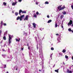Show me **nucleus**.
Instances as JSON below:
<instances>
[{"instance_id": "nucleus-1", "label": "nucleus", "mask_w": 73, "mask_h": 73, "mask_svg": "<svg viewBox=\"0 0 73 73\" xmlns=\"http://www.w3.org/2000/svg\"><path fill=\"white\" fill-rule=\"evenodd\" d=\"M21 12L22 13H27V12L25 11H22V10L21 9L19 11V14L20 16H21Z\"/></svg>"}, {"instance_id": "nucleus-2", "label": "nucleus", "mask_w": 73, "mask_h": 73, "mask_svg": "<svg viewBox=\"0 0 73 73\" xmlns=\"http://www.w3.org/2000/svg\"><path fill=\"white\" fill-rule=\"evenodd\" d=\"M11 35L9 34V44H10L11 41Z\"/></svg>"}, {"instance_id": "nucleus-3", "label": "nucleus", "mask_w": 73, "mask_h": 73, "mask_svg": "<svg viewBox=\"0 0 73 73\" xmlns=\"http://www.w3.org/2000/svg\"><path fill=\"white\" fill-rule=\"evenodd\" d=\"M73 24V21L72 20H70V22L68 23V25H72Z\"/></svg>"}, {"instance_id": "nucleus-4", "label": "nucleus", "mask_w": 73, "mask_h": 73, "mask_svg": "<svg viewBox=\"0 0 73 73\" xmlns=\"http://www.w3.org/2000/svg\"><path fill=\"white\" fill-rule=\"evenodd\" d=\"M28 20V15H27L24 19V20L25 21V20Z\"/></svg>"}, {"instance_id": "nucleus-5", "label": "nucleus", "mask_w": 73, "mask_h": 73, "mask_svg": "<svg viewBox=\"0 0 73 73\" xmlns=\"http://www.w3.org/2000/svg\"><path fill=\"white\" fill-rule=\"evenodd\" d=\"M65 7V6H64L63 7H61L60 9H59V11H61V10H62L64 9Z\"/></svg>"}, {"instance_id": "nucleus-6", "label": "nucleus", "mask_w": 73, "mask_h": 73, "mask_svg": "<svg viewBox=\"0 0 73 73\" xmlns=\"http://www.w3.org/2000/svg\"><path fill=\"white\" fill-rule=\"evenodd\" d=\"M67 73H72V72L71 71H70L69 69H67Z\"/></svg>"}, {"instance_id": "nucleus-7", "label": "nucleus", "mask_w": 73, "mask_h": 73, "mask_svg": "<svg viewBox=\"0 0 73 73\" xmlns=\"http://www.w3.org/2000/svg\"><path fill=\"white\" fill-rule=\"evenodd\" d=\"M33 28H36V23H33Z\"/></svg>"}, {"instance_id": "nucleus-8", "label": "nucleus", "mask_w": 73, "mask_h": 73, "mask_svg": "<svg viewBox=\"0 0 73 73\" xmlns=\"http://www.w3.org/2000/svg\"><path fill=\"white\" fill-rule=\"evenodd\" d=\"M62 7V5H60L58 6L57 7L58 9H60V8H61Z\"/></svg>"}, {"instance_id": "nucleus-9", "label": "nucleus", "mask_w": 73, "mask_h": 73, "mask_svg": "<svg viewBox=\"0 0 73 73\" xmlns=\"http://www.w3.org/2000/svg\"><path fill=\"white\" fill-rule=\"evenodd\" d=\"M17 3V2H16L15 3H13L12 4V5L13 6H14L15 5H16Z\"/></svg>"}, {"instance_id": "nucleus-10", "label": "nucleus", "mask_w": 73, "mask_h": 73, "mask_svg": "<svg viewBox=\"0 0 73 73\" xmlns=\"http://www.w3.org/2000/svg\"><path fill=\"white\" fill-rule=\"evenodd\" d=\"M59 70V69H58L57 70H55V72H57V73H58Z\"/></svg>"}, {"instance_id": "nucleus-11", "label": "nucleus", "mask_w": 73, "mask_h": 73, "mask_svg": "<svg viewBox=\"0 0 73 73\" xmlns=\"http://www.w3.org/2000/svg\"><path fill=\"white\" fill-rule=\"evenodd\" d=\"M62 13L63 15H66V12L65 11H64V12H62Z\"/></svg>"}, {"instance_id": "nucleus-12", "label": "nucleus", "mask_w": 73, "mask_h": 73, "mask_svg": "<svg viewBox=\"0 0 73 73\" xmlns=\"http://www.w3.org/2000/svg\"><path fill=\"white\" fill-rule=\"evenodd\" d=\"M60 19H62L63 17H64V15H61V16H60Z\"/></svg>"}, {"instance_id": "nucleus-13", "label": "nucleus", "mask_w": 73, "mask_h": 73, "mask_svg": "<svg viewBox=\"0 0 73 73\" xmlns=\"http://www.w3.org/2000/svg\"><path fill=\"white\" fill-rule=\"evenodd\" d=\"M3 40H6V39H7L6 38V37H5V36H4L3 37Z\"/></svg>"}, {"instance_id": "nucleus-14", "label": "nucleus", "mask_w": 73, "mask_h": 73, "mask_svg": "<svg viewBox=\"0 0 73 73\" xmlns=\"http://www.w3.org/2000/svg\"><path fill=\"white\" fill-rule=\"evenodd\" d=\"M50 22H52V20H49L47 22L48 23H50Z\"/></svg>"}, {"instance_id": "nucleus-15", "label": "nucleus", "mask_w": 73, "mask_h": 73, "mask_svg": "<svg viewBox=\"0 0 73 73\" xmlns=\"http://www.w3.org/2000/svg\"><path fill=\"white\" fill-rule=\"evenodd\" d=\"M15 16H17V15H19V13H18L17 12H16L15 13Z\"/></svg>"}, {"instance_id": "nucleus-16", "label": "nucleus", "mask_w": 73, "mask_h": 73, "mask_svg": "<svg viewBox=\"0 0 73 73\" xmlns=\"http://www.w3.org/2000/svg\"><path fill=\"white\" fill-rule=\"evenodd\" d=\"M66 52V50L64 49L63 50H62L63 53H65Z\"/></svg>"}, {"instance_id": "nucleus-17", "label": "nucleus", "mask_w": 73, "mask_h": 73, "mask_svg": "<svg viewBox=\"0 0 73 73\" xmlns=\"http://www.w3.org/2000/svg\"><path fill=\"white\" fill-rule=\"evenodd\" d=\"M20 17L19 16L17 18V20H18L20 19Z\"/></svg>"}, {"instance_id": "nucleus-18", "label": "nucleus", "mask_w": 73, "mask_h": 73, "mask_svg": "<svg viewBox=\"0 0 73 73\" xmlns=\"http://www.w3.org/2000/svg\"><path fill=\"white\" fill-rule=\"evenodd\" d=\"M34 17H35V18H36L37 17V15H33Z\"/></svg>"}, {"instance_id": "nucleus-19", "label": "nucleus", "mask_w": 73, "mask_h": 73, "mask_svg": "<svg viewBox=\"0 0 73 73\" xmlns=\"http://www.w3.org/2000/svg\"><path fill=\"white\" fill-rule=\"evenodd\" d=\"M23 17H24V15H21L20 17V18H22Z\"/></svg>"}, {"instance_id": "nucleus-20", "label": "nucleus", "mask_w": 73, "mask_h": 73, "mask_svg": "<svg viewBox=\"0 0 73 73\" xmlns=\"http://www.w3.org/2000/svg\"><path fill=\"white\" fill-rule=\"evenodd\" d=\"M68 31H69L70 32H72V29H71L70 28L68 29Z\"/></svg>"}, {"instance_id": "nucleus-21", "label": "nucleus", "mask_w": 73, "mask_h": 73, "mask_svg": "<svg viewBox=\"0 0 73 73\" xmlns=\"http://www.w3.org/2000/svg\"><path fill=\"white\" fill-rule=\"evenodd\" d=\"M15 40H16V41H18V42H19V41H20V40L18 39L17 38H16Z\"/></svg>"}, {"instance_id": "nucleus-22", "label": "nucleus", "mask_w": 73, "mask_h": 73, "mask_svg": "<svg viewBox=\"0 0 73 73\" xmlns=\"http://www.w3.org/2000/svg\"><path fill=\"white\" fill-rule=\"evenodd\" d=\"M3 4L4 5H7V3L5 2H3Z\"/></svg>"}, {"instance_id": "nucleus-23", "label": "nucleus", "mask_w": 73, "mask_h": 73, "mask_svg": "<svg viewBox=\"0 0 73 73\" xmlns=\"http://www.w3.org/2000/svg\"><path fill=\"white\" fill-rule=\"evenodd\" d=\"M45 4H49V2L48 1H46L45 2Z\"/></svg>"}, {"instance_id": "nucleus-24", "label": "nucleus", "mask_w": 73, "mask_h": 73, "mask_svg": "<svg viewBox=\"0 0 73 73\" xmlns=\"http://www.w3.org/2000/svg\"><path fill=\"white\" fill-rule=\"evenodd\" d=\"M3 21H1V22L0 23L1 25H3Z\"/></svg>"}, {"instance_id": "nucleus-25", "label": "nucleus", "mask_w": 73, "mask_h": 73, "mask_svg": "<svg viewBox=\"0 0 73 73\" xmlns=\"http://www.w3.org/2000/svg\"><path fill=\"white\" fill-rule=\"evenodd\" d=\"M51 50H54V48H53V47H51Z\"/></svg>"}, {"instance_id": "nucleus-26", "label": "nucleus", "mask_w": 73, "mask_h": 73, "mask_svg": "<svg viewBox=\"0 0 73 73\" xmlns=\"http://www.w3.org/2000/svg\"><path fill=\"white\" fill-rule=\"evenodd\" d=\"M57 23H55V27H57Z\"/></svg>"}, {"instance_id": "nucleus-27", "label": "nucleus", "mask_w": 73, "mask_h": 73, "mask_svg": "<svg viewBox=\"0 0 73 73\" xmlns=\"http://www.w3.org/2000/svg\"><path fill=\"white\" fill-rule=\"evenodd\" d=\"M65 57L66 58H68V56H67V55H66L65 56Z\"/></svg>"}, {"instance_id": "nucleus-28", "label": "nucleus", "mask_w": 73, "mask_h": 73, "mask_svg": "<svg viewBox=\"0 0 73 73\" xmlns=\"http://www.w3.org/2000/svg\"><path fill=\"white\" fill-rule=\"evenodd\" d=\"M36 14L37 15H38L39 14V13H38V12H36Z\"/></svg>"}, {"instance_id": "nucleus-29", "label": "nucleus", "mask_w": 73, "mask_h": 73, "mask_svg": "<svg viewBox=\"0 0 73 73\" xmlns=\"http://www.w3.org/2000/svg\"><path fill=\"white\" fill-rule=\"evenodd\" d=\"M3 25L4 26H6V25H7V24H6V23H4L3 24Z\"/></svg>"}, {"instance_id": "nucleus-30", "label": "nucleus", "mask_w": 73, "mask_h": 73, "mask_svg": "<svg viewBox=\"0 0 73 73\" xmlns=\"http://www.w3.org/2000/svg\"><path fill=\"white\" fill-rule=\"evenodd\" d=\"M36 5H38V2H36Z\"/></svg>"}, {"instance_id": "nucleus-31", "label": "nucleus", "mask_w": 73, "mask_h": 73, "mask_svg": "<svg viewBox=\"0 0 73 73\" xmlns=\"http://www.w3.org/2000/svg\"><path fill=\"white\" fill-rule=\"evenodd\" d=\"M19 19L21 21L22 20V18H20Z\"/></svg>"}, {"instance_id": "nucleus-32", "label": "nucleus", "mask_w": 73, "mask_h": 73, "mask_svg": "<svg viewBox=\"0 0 73 73\" xmlns=\"http://www.w3.org/2000/svg\"><path fill=\"white\" fill-rule=\"evenodd\" d=\"M52 55H53V54H51L50 56V57H51L52 58Z\"/></svg>"}, {"instance_id": "nucleus-33", "label": "nucleus", "mask_w": 73, "mask_h": 73, "mask_svg": "<svg viewBox=\"0 0 73 73\" xmlns=\"http://www.w3.org/2000/svg\"><path fill=\"white\" fill-rule=\"evenodd\" d=\"M21 50H24V48H21Z\"/></svg>"}, {"instance_id": "nucleus-34", "label": "nucleus", "mask_w": 73, "mask_h": 73, "mask_svg": "<svg viewBox=\"0 0 73 73\" xmlns=\"http://www.w3.org/2000/svg\"><path fill=\"white\" fill-rule=\"evenodd\" d=\"M47 17L48 18H49V15H47Z\"/></svg>"}, {"instance_id": "nucleus-35", "label": "nucleus", "mask_w": 73, "mask_h": 73, "mask_svg": "<svg viewBox=\"0 0 73 73\" xmlns=\"http://www.w3.org/2000/svg\"><path fill=\"white\" fill-rule=\"evenodd\" d=\"M30 47H29V46L28 47V49L29 50H30Z\"/></svg>"}, {"instance_id": "nucleus-36", "label": "nucleus", "mask_w": 73, "mask_h": 73, "mask_svg": "<svg viewBox=\"0 0 73 73\" xmlns=\"http://www.w3.org/2000/svg\"><path fill=\"white\" fill-rule=\"evenodd\" d=\"M56 36H58V35H59V34H56Z\"/></svg>"}, {"instance_id": "nucleus-37", "label": "nucleus", "mask_w": 73, "mask_h": 73, "mask_svg": "<svg viewBox=\"0 0 73 73\" xmlns=\"http://www.w3.org/2000/svg\"><path fill=\"white\" fill-rule=\"evenodd\" d=\"M2 50H3V52H5V50L4 49H3Z\"/></svg>"}, {"instance_id": "nucleus-38", "label": "nucleus", "mask_w": 73, "mask_h": 73, "mask_svg": "<svg viewBox=\"0 0 73 73\" xmlns=\"http://www.w3.org/2000/svg\"><path fill=\"white\" fill-rule=\"evenodd\" d=\"M22 1V0H19V2H21Z\"/></svg>"}, {"instance_id": "nucleus-39", "label": "nucleus", "mask_w": 73, "mask_h": 73, "mask_svg": "<svg viewBox=\"0 0 73 73\" xmlns=\"http://www.w3.org/2000/svg\"><path fill=\"white\" fill-rule=\"evenodd\" d=\"M5 33H6V34H7V33H8V31H6V32H5Z\"/></svg>"}, {"instance_id": "nucleus-40", "label": "nucleus", "mask_w": 73, "mask_h": 73, "mask_svg": "<svg viewBox=\"0 0 73 73\" xmlns=\"http://www.w3.org/2000/svg\"><path fill=\"white\" fill-rule=\"evenodd\" d=\"M2 32V31H0V35L1 33Z\"/></svg>"}, {"instance_id": "nucleus-41", "label": "nucleus", "mask_w": 73, "mask_h": 73, "mask_svg": "<svg viewBox=\"0 0 73 73\" xmlns=\"http://www.w3.org/2000/svg\"><path fill=\"white\" fill-rule=\"evenodd\" d=\"M5 66V67H4V68H6V65H4Z\"/></svg>"}, {"instance_id": "nucleus-42", "label": "nucleus", "mask_w": 73, "mask_h": 73, "mask_svg": "<svg viewBox=\"0 0 73 73\" xmlns=\"http://www.w3.org/2000/svg\"><path fill=\"white\" fill-rule=\"evenodd\" d=\"M27 46H29V43H28L27 44Z\"/></svg>"}, {"instance_id": "nucleus-43", "label": "nucleus", "mask_w": 73, "mask_h": 73, "mask_svg": "<svg viewBox=\"0 0 73 73\" xmlns=\"http://www.w3.org/2000/svg\"><path fill=\"white\" fill-rule=\"evenodd\" d=\"M61 27H62V28H63V25H62Z\"/></svg>"}, {"instance_id": "nucleus-44", "label": "nucleus", "mask_w": 73, "mask_h": 73, "mask_svg": "<svg viewBox=\"0 0 73 73\" xmlns=\"http://www.w3.org/2000/svg\"><path fill=\"white\" fill-rule=\"evenodd\" d=\"M1 43H3V40H2V41H1Z\"/></svg>"}, {"instance_id": "nucleus-45", "label": "nucleus", "mask_w": 73, "mask_h": 73, "mask_svg": "<svg viewBox=\"0 0 73 73\" xmlns=\"http://www.w3.org/2000/svg\"><path fill=\"white\" fill-rule=\"evenodd\" d=\"M63 64L64 65H65V63H64V62H63Z\"/></svg>"}, {"instance_id": "nucleus-46", "label": "nucleus", "mask_w": 73, "mask_h": 73, "mask_svg": "<svg viewBox=\"0 0 73 73\" xmlns=\"http://www.w3.org/2000/svg\"><path fill=\"white\" fill-rule=\"evenodd\" d=\"M72 60H73V56H72Z\"/></svg>"}, {"instance_id": "nucleus-47", "label": "nucleus", "mask_w": 73, "mask_h": 73, "mask_svg": "<svg viewBox=\"0 0 73 73\" xmlns=\"http://www.w3.org/2000/svg\"><path fill=\"white\" fill-rule=\"evenodd\" d=\"M54 66H55V65H54L53 66V68H54Z\"/></svg>"}, {"instance_id": "nucleus-48", "label": "nucleus", "mask_w": 73, "mask_h": 73, "mask_svg": "<svg viewBox=\"0 0 73 73\" xmlns=\"http://www.w3.org/2000/svg\"><path fill=\"white\" fill-rule=\"evenodd\" d=\"M71 32H72V33H73V30H72V31H71Z\"/></svg>"}, {"instance_id": "nucleus-49", "label": "nucleus", "mask_w": 73, "mask_h": 73, "mask_svg": "<svg viewBox=\"0 0 73 73\" xmlns=\"http://www.w3.org/2000/svg\"><path fill=\"white\" fill-rule=\"evenodd\" d=\"M37 49H38V47L37 46Z\"/></svg>"}, {"instance_id": "nucleus-50", "label": "nucleus", "mask_w": 73, "mask_h": 73, "mask_svg": "<svg viewBox=\"0 0 73 73\" xmlns=\"http://www.w3.org/2000/svg\"><path fill=\"white\" fill-rule=\"evenodd\" d=\"M16 70H17V68H16Z\"/></svg>"}, {"instance_id": "nucleus-51", "label": "nucleus", "mask_w": 73, "mask_h": 73, "mask_svg": "<svg viewBox=\"0 0 73 73\" xmlns=\"http://www.w3.org/2000/svg\"><path fill=\"white\" fill-rule=\"evenodd\" d=\"M39 72H41V70H39Z\"/></svg>"}, {"instance_id": "nucleus-52", "label": "nucleus", "mask_w": 73, "mask_h": 73, "mask_svg": "<svg viewBox=\"0 0 73 73\" xmlns=\"http://www.w3.org/2000/svg\"><path fill=\"white\" fill-rule=\"evenodd\" d=\"M19 40V41H20V38H19V39H18Z\"/></svg>"}, {"instance_id": "nucleus-53", "label": "nucleus", "mask_w": 73, "mask_h": 73, "mask_svg": "<svg viewBox=\"0 0 73 73\" xmlns=\"http://www.w3.org/2000/svg\"><path fill=\"white\" fill-rule=\"evenodd\" d=\"M2 56H4V55H3V54H2Z\"/></svg>"}, {"instance_id": "nucleus-54", "label": "nucleus", "mask_w": 73, "mask_h": 73, "mask_svg": "<svg viewBox=\"0 0 73 73\" xmlns=\"http://www.w3.org/2000/svg\"><path fill=\"white\" fill-rule=\"evenodd\" d=\"M7 73H9V72H8V71H7Z\"/></svg>"}, {"instance_id": "nucleus-55", "label": "nucleus", "mask_w": 73, "mask_h": 73, "mask_svg": "<svg viewBox=\"0 0 73 73\" xmlns=\"http://www.w3.org/2000/svg\"><path fill=\"white\" fill-rule=\"evenodd\" d=\"M5 35V34L4 35V36Z\"/></svg>"}, {"instance_id": "nucleus-56", "label": "nucleus", "mask_w": 73, "mask_h": 73, "mask_svg": "<svg viewBox=\"0 0 73 73\" xmlns=\"http://www.w3.org/2000/svg\"><path fill=\"white\" fill-rule=\"evenodd\" d=\"M36 40H37V39H36Z\"/></svg>"}]
</instances>
